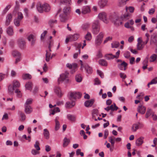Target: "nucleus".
<instances>
[{
    "mask_svg": "<svg viewBox=\"0 0 157 157\" xmlns=\"http://www.w3.org/2000/svg\"><path fill=\"white\" fill-rule=\"evenodd\" d=\"M36 8L37 11L40 13H42L43 11L49 12L51 9L50 6L49 4L45 3L42 5L40 2L37 3Z\"/></svg>",
    "mask_w": 157,
    "mask_h": 157,
    "instance_id": "f257e3e1",
    "label": "nucleus"
},
{
    "mask_svg": "<svg viewBox=\"0 0 157 157\" xmlns=\"http://www.w3.org/2000/svg\"><path fill=\"white\" fill-rule=\"evenodd\" d=\"M63 13L60 15V21L63 22H65L68 19L67 16L70 12V7L66 6L63 10Z\"/></svg>",
    "mask_w": 157,
    "mask_h": 157,
    "instance_id": "f03ea898",
    "label": "nucleus"
},
{
    "mask_svg": "<svg viewBox=\"0 0 157 157\" xmlns=\"http://www.w3.org/2000/svg\"><path fill=\"white\" fill-rule=\"evenodd\" d=\"M100 24L99 20H97L92 23V32L94 34H96L99 32Z\"/></svg>",
    "mask_w": 157,
    "mask_h": 157,
    "instance_id": "7ed1b4c3",
    "label": "nucleus"
},
{
    "mask_svg": "<svg viewBox=\"0 0 157 157\" xmlns=\"http://www.w3.org/2000/svg\"><path fill=\"white\" fill-rule=\"evenodd\" d=\"M69 73L65 72V73L61 74L58 79V83H59L61 82H64L66 83L69 82Z\"/></svg>",
    "mask_w": 157,
    "mask_h": 157,
    "instance_id": "20e7f679",
    "label": "nucleus"
},
{
    "mask_svg": "<svg viewBox=\"0 0 157 157\" xmlns=\"http://www.w3.org/2000/svg\"><path fill=\"white\" fill-rule=\"evenodd\" d=\"M109 19L113 21L114 25L116 26H119L122 23L121 19L115 15H113L111 17H110Z\"/></svg>",
    "mask_w": 157,
    "mask_h": 157,
    "instance_id": "39448f33",
    "label": "nucleus"
},
{
    "mask_svg": "<svg viewBox=\"0 0 157 157\" xmlns=\"http://www.w3.org/2000/svg\"><path fill=\"white\" fill-rule=\"evenodd\" d=\"M81 96V94L79 92H71L70 93L69 99L70 100H75L77 98H79Z\"/></svg>",
    "mask_w": 157,
    "mask_h": 157,
    "instance_id": "423d86ee",
    "label": "nucleus"
},
{
    "mask_svg": "<svg viewBox=\"0 0 157 157\" xmlns=\"http://www.w3.org/2000/svg\"><path fill=\"white\" fill-rule=\"evenodd\" d=\"M98 17L100 19L106 24L108 23L109 22V20L107 17V14L105 12H102L99 13Z\"/></svg>",
    "mask_w": 157,
    "mask_h": 157,
    "instance_id": "0eeeda50",
    "label": "nucleus"
},
{
    "mask_svg": "<svg viewBox=\"0 0 157 157\" xmlns=\"http://www.w3.org/2000/svg\"><path fill=\"white\" fill-rule=\"evenodd\" d=\"M104 34L102 32L100 33L97 36L95 40V44L96 46H99L101 44Z\"/></svg>",
    "mask_w": 157,
    "mask_h": 157,
    "instance_id": "6e6552de",
    "label": "nucleus"
},
{
    "mask_svg": "<svg viewBox=\"0 0 157 157\" xmlns=\"http://www.w3.org/2000/svg\"><path fill=\"white\" fill-rule=\"evenodd\" d=\"M153 44L157 45V48L155 52L157 53V34H154L151 36L150 44Z\"/></svg>",
    "mask_w": 157,
    "mask_h": 157,
    "instance_id": "1a4fd4ad",
    "label": "nucleus"
},
{
    "mask_svg": "<svg viewBox=\"0 0 157 157\" xmlns=\"http://www.w3.org/2000/svg\"><path fill=\"white\" fill-rule=\"evenodd\" d=\"M134 23V21L132 20H131L125 24L124 26L126 28L130 29L131 31H133L134 29L132 25Z\"/></svg>",
    "mask_w": 157,
    "mask_h": 157,
    "instance_id": "9d476101",
    "label": "nucleus"
},
{
    "mask_svg": "<svg viewBox=\"0 0 157 157\" xmlns=\"http://www.w3.org/2000/svg\"><path fill=\"white\" fill-rule=\"evenodd\" d=\"M18 43L19 46L21 49H23L25 47V42L24 39H19L18 40Z\"/></svg>",
    "mask_w": 157,
    "mask_h": 157,
    "instance_id": "9b49d317",
    "label": "nucleus"
},
{
    "mask_svg": "<svg viewBox=\"0 0 157 157\" xmlns=\"http://www.w3.org/2000/svg\"><path fill=\"white\" fill-rule=\"evenodd\" d=\"M66 66L67 67L72 70L71 72L72 74H73L76 71V69L77 67V64L75 63L72 64L68 63L67 64Z\"/></svg>",
    "mask_w": 157,
    "mask_h": 157,
    "instance_id": "f8f14e48",
    "label": "nucleus"
},
{
    "mask_svg": "<svg viewBox=\"0 0 157 157\" xmlns=\"http://www.w3.org/2000/svg\"><path fill=\"white\" fill-rule=\"evenodd\" d=\"M108 0H99L98 2V5L101 8H103L107 6Z\"/></svg>",
    "mask_w": 157,
    "mask_h": 157,
    "instance_id": "ddd939ff",
    "label": "nucleus"
},
{
    "mask_svg": "<svg viewBox=\"0 0 157 157\" xmlns=\"http://www.w3.org/2000/svg\"><path fill=\"white\" fill-rule=\"evenodd\" d=\"M28 39L29 41L31 42V44L32 46L34 45L35 43L36 40V37L33 35H30L28 37Z\"/></svg>",
    "mask_w": 157,
    "mask_h": 157,
    "instance_id": "4468645a",
    "label": "nucleus"
},
{
    "mask_svg": "<svg viewBox=\"0 0 157 157\" xmlns=\"http://www.w3.org/2000/svg\"><path fill=\"white\" fill-rule=\"evenodd\" d=\"M90 12V8L89 6H84L82 8L81 12L83 14L89 13Z\"/></svg>",
    "mask_w": 157,
    "mask_h": 157,
    "instance_id": "2eb2a0df",
    "label": "nucleus"
},
{
    "mask_svg": "<svg viewBox=\"0 0 157 157\" xmlns=\"http://www.w3.org/2000/svg\"><path fill=\"white\" fill-rule=\"evenodd\" d=\"M146 110V107L142 105H139L137 108L138 112L142 114L145 113Z\"/></svg>",
    "mask_w": 157,
    "mask_h": 157,
    "instance_id": "dca6fc26",
    "label": "nucleus"
},
{
    "mask_svg": "<svg viewBox=\"0 0 157 157\" xmlns=\"http://www.w3.org/2000/svg\"><path fill=\"white\" fill-rule=\"evenodd\" d=\"M142 38L139 37L138 39V43L137 44V48L138 50H141L144 48V45L142 44Z\"/></svg>",
    "mask_w": 157,
    "mask_h": 157,
    "instance_id": "f3484780",
    "label": "nucleus"
},
{
    "mask_svg": "<svg viewBox=\"0 0 157 157\" xmlns=\"http://www.w3.org/2000/svg\"><path fill=\"white\" fill-rule=\"evenodd\" d=\"M127 64L124 61L122 62L121 64H119L118 67L119 69L121 70H124L125 71L127 67Z\"/></svg>",
    "mask_w": 157,
    "mask_h": 157,
    "instance_id": "a211bd4d",
    "label": "nucleus"
},
{
    "mask_svg": "<svg viewBox=\"0 0 157 157\" xmlns=\"http://www.w3.org/2000/svg\"><path fill=\"white\" fill-rule=\"evenodd\" d=\"M12 15L11 13L8 14L6 16L5 24L6 25H8L12 20Z\"/></svg>",
    "mask_w": 157,
    "mask_h": 157,
    "instance_id": "6ab92c4d",
    "label": "nucleus"
},
{
    "mask_svg": "<svg viewBox=\"0 0 157 157\" xmlns=\"http://www.w3.org/2000/svg\"><path fill=\"white\" fill-rule=\"evenodd\" d=\"M25 111L27 114H30L33 112V108L29 105H25Z\"/></svg>",
    "mask_w": 157,
    "mask_h": 157,
    "instance_id": "aec40b11",
    "label": "nucleus"
},
{
    "mask_svg": "<svg viewBox=\"0 0 157 157\" xmlns=\"http://www.w3.org/2000/svg\"><path fill=\"white\" fill-rule=\"evenodd\" d=\"M54 92L59 97H61L63 94L59 87L56 86L54 89Z\"/></svg>",
    "mask_w": 157,
    "mask_h": 157,
    "instance_id": "412c9836",
    "label": "nucleus"
},
{
    "mask_svg": "<svg viewBox=\"0 0 157 157\" xmlns=\"http://www.w3.org/2000/svg\"><path fill=\"white\" fill-rule=\"evenodd\" d=\"M94 102V99H91V100L86 101L84 103V105L86 107H90L93 105Z\"/></svg>",
    "mask_w": 157,
    "mask_h": 157,
    "instance_id": "4be33fe9",
    "label": "nucleus"
},
{
    "mask_svg": "<svg viewBox=\"0 0 157 157\" xmlns=\"http://www.w3.org/2000/svg\"><path fill=\"white\" fill-rule=\"evenodd\" d=\"M84 68L86 73L88 74H91L92 73L93 70L92 68L88 64H86L85 65Z\"/></svg>",
    "mask_w": 157,
    "mask_h": 157,
    "instance_id": "5701e85b",
    "label": "nucleus"
},
{
    "mask_svg": "<svg viewBox=\"0 0 157 157\" xmlns=\"http://www.w3.org/2000/svg\"><path fill=\"white\" fill-rule=\"evenodd\" d=\"M79 35L78 34H75L73 35H69V39L70 41H75L79 37Z\"/></svg>",
    "mask_w": 157,
    "mask_h": 157,
    "instance_id": "b1692460",
    "label": "nucleus"
},
{
    "mask_svg": "<svg viewBox=\"0 0 157 157\" xmlns=\"http://www.w3.org/2000/svg\"><path fill=\"white\" fill-rule=\"evenodd\" d=\"M71 102L67 101L66 102L65 106L67 108H71L73 107L75 105V101L74 100H71Z\"/></svg>",
    "mask_w": 157,
    "mask_h": 157,
    "instance_id": "393cba45",
    "label": "nucleus"
},
{
    "mask_svg": "<svg viewBox=\"0 0 157 157\" xmlns=\"http://www.w3.org/2000/svg\"><path fill=\"white\" fill-rule=\"evenodd\" d=\"M25 87L26 90L31 91L33 87L32 82H26L25 85Z\"/></svg>",
    "mask_w": 157,
    "mask_h": 157,
    "instance_id": "a878e982",
    "label": "nucleus"
},
{
    "mask_svg": "<svg viewBox=\"0 0 157 157\" xmlns=\"http://www.w3.org/2000/svg\"><path fill=\"white\" fill-rule=\"evenodd\" d=\"M58 118L59 117H56L55 120L56 125L55 128V130L56 131L58 130L59 129L60 127L59 122L58 121Z\"/></svg>",
    "mask_w": 157,
    "mask_h": 157,
    "instance_id": "bb28decb",
    "label": "nucleus"
},
{
    "mask_svg": "<svg viewBox=\"0 0 157 157\" xmlns=\"http://www.w3.org/2000/svg\"><path fill=\"white\" fill-rule=\"evenodd\" d=\"M144 141V138L142 137H140L138 138L136 140V143L137 146H140L143 143Z\"/></svg>",
    "mask_w": 157,
    "mask_h": 157,
    "instance_id": "cd10ccee",
    "label": "nucleus"
},
{
    "mask_svg": "<svg viewBox=\"0 0 157 157\" xmlns=\"http://www.w3.org/2000/svg\"><path fill=\"white\" fill-rule=\"evenodd\" d=\"M140 124L139 123L134 124L132 127V131L134 132H136L139 129Z\"/></svg>",
    "mask_w": 157,
    "mask_h": 157,
    "instance_id": "c85d7f7f",
    "label": "nucleus"
},
{
    "mask_svg": "<svg viewBox=\"0 0 157 157\" xmlns=\"http://www.w3.org/2000/svg\"><path fill=\"white\" fill-rule=\"evenodd\" d=\"M22 77L24 80L30 79L32 78L31 75L28 73L23 74L22 76Z\"/></svg>",
    "mask_w": 157,
    "mask_h": 157,
    "instance_id": "c756f323",
    "label": "nucleus"
},
{
    "mask_svg": "<svg viewBox=\"0 0 157 157\" xmlns=\"http://www.w3.org/2000/svg\"><path fill=\"white\" fill-rule=\"evenodd\" d=\"M6 32L7 34L9 35H12L13 34V27L11 26L9 27L7 29Z\"/></svg>",
    "mask_w": 157,
    "mask_h": 157,
    "instance_id": "7c9ffc66",
    "label": "nucleus"
},
{
    "mask_svg": "<svg viewBox=\"0 0 157 157\" xmlns=\"http://www.w3.org/2000/svg\"><path fill=\"white\" fill-rule=\"evenodd\" d=\"M70 142V140L69 139L66 137L64 138L63 140V147H66Z\"/></svg>",
    "mask_w": 157,
    "mask_h": 157,
    "instance_id": "2f4dec72",
    "label": "nucleus"
},
{
    "mask_svg": "<svg viewBox=\"0 0 157 157\" xmlns=\"http://www.w3.org/2000/svg\"><path fill=\"white\" fill-rule=\"evenodd\" d=\"M43 134L44 137L47 139H48L49 137V133L48 130L47 129L44 130Z\"/></svg>",
    "mask_w": 157,
    "mask_h": 157,
    "instance_id": "473e14b6",
    "label": "nucleus"
},
{
    "mask_svg": "<svg viewBox=\"0 0 157 157\" xmlns=\"http://www.w3.org/2000/svg\"><path fill=\"white\" fill-rule=\"evenodd\" d=\"M157 58V55L155 54H152L150 58L149 61L150 62H154L155 61Z\"/></svg>",
    "mask_w": 157,
    "mask_h": 157,
    "instance_id": "72a5a7b5",
    "label": "nucleus"
},
{
    "mask_svg": "<svg viewBox=\"0 0 157 157\" xmlns=\"http://www.w3.org/2000/svg\"><path fill=\"white\" fill-rule=\"evenodd\" d=\"M121 17L123 20L126 21L129 18L130 14L128 13H127L124 15H123L121 16Z\"/></svg>",
    "mask_w": 157,
    "mask_h": 157,
    "instance_id": "f704fd0d",
    "label": "nucleus"
},
{
    "mask_svg": "<svg viewBox=\"0 0 157 157\" xmlns=\"http://www.w3.org/2000/svg\"><path fill=\"white\" fill-rule=\"evenodd\" d=\"M67 118L71 121H75V117L73 115L68 114L67 115Z\"/></svg>",
    "mask_w": 157,
    "mask_h": 157,
    "instance_id": "c9c22d12",
    "label": "nucleus"
},
{
    "mask_svg": "<svg viewBox=\"0 0 157 157\" xmlns=\"http://www.w3.org/2000/svg\"><path fill=\"white\" fill-rule=\"evenodd\" d=\"M60 4L68 5L71 4V0H60Z\"/></svg>",
    "mask_w": 157,
    "mask_h": 157,
    "instance_id": "e433bc0d",
    "label": "nucleus"
},
{
    "mask_svg": "<svg viewBox=\"0 0 157 157\" xmlns=\"http://www.w3.org/2000/svg\"><path fill=\"white\" fill-rule=\"evenodd\" d=\"M99 64L103 66H106L107 65V61L104 59H101L99 61Z\"/></svg>",
    "mask_w": 157,
    "mask_h": 157,
    "instance_id": "4c0bfd02",
    "label": "nucleus"
},
{
    "mask_svg": "<svg viewBox=\"0 0 157 157\" xmlns=\"http://www.w3.org/2000/svg\"><path fill=\"white\" fill-rule=\"evenodd\" d=\"M85 38L86 40L88 41H90L92 39V35L91 33L88 32L87 34L85 36Z\"/></svg>",
    "mask_w": 157,
    "mask_h": 157,
    "instance_id": "58836bf2",
    "label": "nucleus"
},
{
    "mask_svg": "<svg viewBox=\"0 0 157 157\" xmlns=\"http://www.w3.org/2000/svg\"><path fill=\"white\" fill-rule=\"evenodd\" d=\"M51 53L48 51H46V54L45 55L46 56V60L47 62H48L49 61L50 58H51Z\"/></svg>",
    "mask_w": 157,
    "mask_h": 157,
    "instance_id": "ea45409f",
    "label": "nucleus"
},
{
    "mask_svg": "<svg viewBox=\"0 0 157 157\" xmlns=\"http://www.w3.org/2000/svg\"><path fill=\"white\" fill-rule=\"evenodd\" d=\"M19 113L20 114V117L21 118L20 119V121H24L26 118V116L25 114H24V113L21 111L19 112Z\"/></svg>",
    "mask_w": 157,
    "mask_h": 157,
    "instance_id": "a19ab883",
    "label": "nucleus"
},
{
    "mask_svg": "<svg viewBox=\"0 0 157 157\" xmlns=\"http://www.w3.org/2000/svg\"><path fill=\"white\" fill-rule=\"evenodd\" d=\"M105 57L106 59L108 60L113 59L115 58L114 55H113L112 54H106L105 55Z\"/></svg>",
    "mask_w": 157,
    "mask_h": 157,
    "instance_id": "79ce46f5",
    "label": "nucleus"
},
{
    "mask_svg": "<svg viewBox=\"0 0 157 157\" xmlns=\"http://www.w3.org/2000/svg\"><path fill=\"white\" fill-rule=\"evenodd\" d=\"M109 141L111 143L112 145L113 146L115 143V139L114 136H111L109 137Z\"/></svg>",
    "mask_w": 157,
    "mask_h": 157,
    "instance_id": "37998d69",
    "label": "nucleus"
},
{
    "mask_svg": "<svg viewBox=\"0 0 157 157\" xmlns=\"http://www.w3.org/2000/svg\"><path fill=\"white\" fill-rule=\"evenodd\" d=\"M109 107L110 110L112 111L117 110L118 109V107L116 106L115 103H114L113 104L111 105Z\"/></svg>",
    "mask_w": 157,
    "mask_h": 157,
    "instance_id": "c03bdc74",
    "label": "nucleus"
},
{
    "mask_svg": "<svg viewBox=\"0 0 157 157\" xmlns=\"http://www.w3.org/2000/svg\"><path fill=\"white\" fill-rule=\"evenodd\" d=\"M20 84L19 82L16 81L14 80L13 81V86L15 88L19 87L20 86Z\"/></svg>",
    "mask_w": 157,
    "mask_h": 157,
    "instance_id": "a18cd8bd",
    "label": "nucleus"
},
{
    "mask_svg": "<svg viewBox=\"0 0 157 157\" xmlns=\"http://www.w3.org/2000/svg\"><path fill=\"white\" fill-rule=\"evenodd\" d=\"M119 45V42L117 41L114 42L111 44L112 47V48H117L118 47Z\"/></svg>",
    "mask_w": 157,
    "mask_h": 157,
    "instance_id": "49530a36",
    "label": "nucleus"
},
{
    "mask_svg": "<svg viewBox=\"0 0 157 157\" xmlns=\"http://www.w3.org/2000/svg\"><path fill=\"white\" fill-rule=\"evenodd\" d=\"M151 114H152V110L151 109H148L145 115L146 118H148Z\"/></svg>",
    "mask_w": 157,
    "mask_h": 157,
    "instance_id": "de8ad7c7",
    "label": "nucleus"
},
{
    "mask_svg": "<svg viewBox=\"0 0 157 157\" xmlns=\"http://www.w3.org/2000/svg\"><path fill=\"white\" fill-rule=\"evenodd\" d=\"M75 79L77 82H80L82 80V78L80 74L77 75L75 76Z\"/></svg>",
    "mask_w": 157,
    "mask_h": 157,
    "instance_id": "09e8293b",
    "label": "nucleus"
},
{
    "mask_svg": "<svg viewBox=\"0 0 157 157\" xmlns=\"http://www.w3.org/2000/svg\"><path fill=\"white\" fill-rule=\"evenodd\" d=\"M14 88L13 86H12L11 85H10L8 87V91L9 93L10 94L12 93L14 90Z\"/></svg>",
    "mask_w": 157,
    "mask_h": 157,
    "instance_id": "8fccbe9b",
    "label": "nucleus"
},
{
    "mask_svg": "<svg viewBox=\"0 0 157 157\" xmlns=\"http://www.w3.org/2000/svg\"><path fill=\"white\" fill-rule=\"evenodd\" d=\"M40 143L39 141H36V142L35 144L34 145L35 148L37 151H39L40 150V148L39 147Z\"/></svg>",
    "mask_w": 157,
    "mask_h": 157,
    "instance_id": "3c124183",
    "label": "nucleus"
},
{
    "mask_svg": "<svg viewBox=\"0 0 157 157\" xmlns=\"http://www.w3.org/2000/svg\"><path fill=\"white\" fill-rule=\"evenodd\" d=\"M15 93L17 94V96L18 98H21L22 96V94L20 91V90L18 89H16L15 91Z\"/></svg>",
    "mask_w": 157,
    "mask_h": 157,
    "instance_id": "603ef678",
    "label": "nucleus"
},
{
    "mask_svg": "<svg viewBox=\"0 0 157 157\" xmlns=\"http://www.w3.org/2000/svg\"><path fill=\"white\" fill-rule=\"evenodd\" d=\"M134 10V8L132 6H129L128 7H126V11H128V10L129 12L130 13H132L133 12Z\"/></svg>",
    "mask_w": 157,
    "mask_h": 157,
    "instance_id": "864d4df0",
    "label": "nucleus"
},
{
    "mask_svg": "<svg viewBox=\"0 0 157 157\" xmlns=\"http://www.w3.org/2000/svg\"><path fill=\"white\" fill-rule=\"evenodd\" d=\"M98 110L97 109H94L92 111V116L94 118L95 117V116L98 115Z\"/></svg>",
    "mask_w": 157,
    "mask_h": 157,
    "instance_id": "5fc2aeb1",
    "label": "nucleus"
},
{
    "mask_svg": "<svg viewBox=\"0 0 157 157\" xmlns=\"http://www.w3.org/2000/svg\"><path fill=\"white\" fill-rule=\"evenodd\" d=\"M13 55L14 56H20V53L17 50H14L12 53Z\"/></svg>",
    "mask_w": 157,
    "mask_h": 157,
    "instance_id": "6e6d98bb",
    "label": "nucleus"
},
{
    "mask_svg": "<svg viewBox=\"0 0 157 157\" xmlns=\"http://www.w3.org/2000/svg\"><path fill=\"white\" fill-rule=\"evenodd\" d=\"M76 47V49L78 50L79 53H80V48L82 46V44L81 43L77 44L75 45Z\"/></svg>",
    "mask_w": 157,
    "mask_h": 157,
    "instance_id": "4d7b16f0",
    "label": "nucleus"
},
{
    "mask_svg": "<svg viewBox=\"0 0 157 157\" xmlns=\"http://www.w3.org/2000/svg\"><path fill=\"white\" fill-rule=\"evenodd\" d=\"M10 7L11 6L10 5H9L7 6L3 10L2 12L3 14H5L10 8Z\"/></svg>",
    "mask_w": 157,
    "mask_h": 157,
    "instance_id": "13d9d810",
    "label": "nucleus"
},
{
    "mask_svg": "<svg viewBox=\"0 0 157 157\" xmlns=\"http://www.w3.org/2000/svg\"><path fill=\"white\" fill-rule=\"evenodd\" d=\"M19 20L16 19L14 20V22L15 25L17 26H18L20 25V21Z\"/></svg>",
    "mask_w": 157,
    "mask_h": 157,
    "instance_id": "bf43d9fd",
    "label": "nucleus"
},
{
    "mask_svg": "<svg viewBox=\"0 0 157 157\" xmlns=\"http://www.w3.org/2000/svg\"><path fill=\"white\" fill-rule=\"evenodd\" d=\"M33 100L32 99L29 98L27 100L25 105H29L31 104Z\"/></svg>",
    "mask_w": 157,
    "mask_h": 157,
    "instance_id": "052dcab7",
    "label": "nucleus"
},
{
    "mask_svg": "<svg viewBox=\"0 0 157 157\" xmlns=\"http://www.w3.org/2000/svg\"><path fill=\"white\" fill-rule=\"evenodd\" d=\"M18 16L17 19L20 20H21L23 18V16L22 13L20 12H18L17 13Z\"/></svg>",
    "mask_w": 157,
    "mask_h": 157,
    "instance_id": "680f3d73",
    "label": "nucleus"
},
{
    "mask_svg": "<svg viewBox=\"0 0 157 157\" xmlns=\"http://www.w3.org/2000/svg\"><path fill=\"white\" fill-rule=\"evenodd\" d=\"M149 35L148 33H146L145 34V37H146V38H145V40L144 43L145 44H146L148 42V41L149 40Z\"/></svg>",
    "mask_w": 157,
    "mask_h": 157,
    "instance_id": "e2e57ef3",
    "label": "nucleus"
},
{
    "mask_svg": "<svg viewBox=\"0 0 157 157\" xmlns=\"http://www.w3.org/2000/svg\"><path fill=\"white\" fill-rule=\"evenodd\" d=\"M124 56L126 58H128L130 56V53L129 52L126 51L124 54Z\"/></svg>",
    "mask_w": 157,
    "mask_h": 157,
    "instance_id": "0e129e2a",
    "label": "nucleus"
},
{
    "mask_svg": "<svg viewBox=\"0 0 157 157\" xmlns=\"http://www.w3.org/2000/svg\"><path fill=\"white\" fill-rule=\"evenodd\" d=\"M94 83L95 85H100L101 84V82L98 78H96L94 79Z\"/></svg>",
    "mask_w": 157,
    "mask_h": 157,
    "instance_id": "69168bd1",
    "label": "nucleus"
},
{
    "mask_svg": "<svg viewBox=\"0 0 157 157\" xmlns=\"http://www.w3.org/2000/svg\"><path fill=\"white\" fill-rule=\"evenodd\" d=\"M112 37L111 36H108L106 38L104 41V43L105 44L108 41H110L112 40Z\"/></svg>",
    "mask_w": 157,
    "mask_h": 157,
    "instance_id": "338daca9",
    "label": "nucleus"
},
{
    "mask_svg": "<svg viewBox=\"0 0 157 157\" xmlns=\"http://www.w3.org/2000/svg\"><path fill=\"white\" fill-rule=\"evenodd\" d=\"M97 73L101 78H104V75L103 73L101 71L99 70H98Z\"/></svg>",
    "mask_w": 157,
    "mask_h": 157,
    "instance_id": "774afa93",
    "label": "nucleus"
}]
</instances>
